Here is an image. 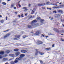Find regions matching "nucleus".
I'll list each match as a JSON object with an SVG mask.
<instances>
[{"label":"nucleus","instance_id":"nucleus-1","mask_svg":"<svg viewBox=\"0 0 64 64\" xmlns=\"http://www.w3.org/2000/svg\"><path fill=\"white\" fill-rule=\"evenodd\" d=\"M36 22H37V20H34L32 22H31V24L32 26L33 27V28H35V27H36L38 26L39 24H35L34 23H36Z\"/></svg>","mask_w":64,"mask_h":64},{"label":"nucleus","instance_id":"nucleus-2","mask_svg":"<svg viewBox=\"0 0 64 64\" xmlns=\"http://www.w3.org/2000/svg\"><path fill=\"white\" fill-rule=\"evenodd\" d=\"M20 36H15V38L13 39V40H18L19 39H20Z\"/></svg>","mask_w":64,"mask_h":64},{"label":"nucleus","instance_id":"nucleus-3","mask_svg":"<svg viewBox=\"0 0 64 64\" xmlns=\"http://www.w3.org/2000/svg\"><path fill=\"white\" fill-rule=\"evenodd\" d=\"M39 34H40V31H38L36 32L34 34V35H35V36L39 35Z\"/></svg>","mask_w":64,"mask_h":64},{"label":"nucleus","instance_id":"nucleus-4","mask_svg":"<svg viewBox=\"0 0 64 64\" xmlns=\"http://www.w3.org/2000/svg\"><path fill=\"white\" fill-rule=\"evenodd\" d=\"M16 59L18 61H22V60L23 59L22 58H21V57H20L19 58H16Z\"/></svg>","mask_w":64,"mask_h":64},{"label":"nucleus","instance_id":"nucleus-5","mask_svg":"<svg viewBox=\"0 0 64 64\" xmlns=\"http://www.w3.org/2000/svg\"><path fill=\"white\" fill-rule=\"evenodd\" d=\"M36 44L38 45H40V44H43V42H36Z\"/></svg>","mask_w":64,"mask_h":64},{"label":"nucleus","instance_id":"nucleus-6","mask_svg":"<svg viewBox=\"0 0 64 64\" xmlns=\"http://www.w3.org/2000/svg\"><path fill=\"white\" fill-rule=\"evenodd\" d=\"M35 10H36L35 8H34L32 11L31 14H34V12H35Z\"/></svg>","mask_w":64,"mask_h":64},{"label":"nucleus","instance_id":"nucleus-7","mask_svg":"<svg viewBox=\"0 0 64 64\" xmlns=\"http://www.w3.org/2000/svg\"><path fill=\"white\" fill-rule=\"evenodd\" d=\"M21 52L22 53H25L27 52V51L26 50H21Z\"/></svg>","mask_w":64,"mask_h":64},{"label":"nucleus","instance_id":"nucleus-8","mask_svg":"<svg viewBox=\"0 0 64 64\" xmlns=\"http://www.w3.org/2000/svg\"><path fill=\"white\" fill-rule=\"evenodd\" d=\"M10 34H7L6 35L4 36V38H6V37H8L9 36H10Z\"/></svg>","mask_w":64,"mask_h":64},{"label":"nucleus","instance_id":"nucleus-9","mask_svg":"<svg viewBox=\"0 0 64 64\" xmlns=\"http://www.w3.org/2000/svg\"><path fill=\"white\" fill-rule=\"evenodd\" d=\"M22 9H24V11H25V12H26L27 11V10H28V9H27L26 8V7H24Z\"/></svg>","mask_w":64,"mask_h":64},{"label":"nucleus","instance_id":"nucleus-10","mask_svg":"<svg viewBox=\"0 0 64 64\" xmlns=\"http://www.w3.org/2000/svg\"><path fill=\"white\" fill-rule=\"evenodd\" d=\"M15 54L16 56H18V55H19V54H20V52H18L15 53Z\"/></svg>","mask_w":64,"mask_h":64},{"label":"nucleus","instance_id":"nucleus-11","mask_svg":"<svg viewBox=\"0 0 64 64\" xmlns=\"http://www.w3.org/2000/svg\"><path fill=\"white\" fill-rule=\"evenodd\" d=\"M7 60H8V58H4L3 59V61H6Z\"/></svg>","mask_w":64,"mask_h":64},{"label":"nucleus","instance_id":"nucleus-12","mask_svg":"<svg viewBox=\"0 0 64 64\" xmlns=\"http://www.w3.org/2000/svg\"><path fill=\"white\" fill-rule=\"evenodd\" d=\"M25 56V54H22L20 55V57L22 58L23 57H24Z\"/></svg>","mask_w":64,"mask_h":64},{"label":"nucleus","instance_id":"nucleus-13","mask_svg":"<svg viewBox=\"0 0 64 64\" xmlns=\"http://www.w3.org/2000/svg\"><path fill=\"white\" fill-rule=\"evenodd\" d=\"M58 12L59 13H60L62 14H63V11L60 10H58Z\"/></svg>","mask_w":64,"mask_h":64},{"label":"nucleus","instance_id":"nucleus-14","mask_svg":"<svg viewBox=\"0 0 64 64\" xmlns=\"http://www.w3.org/2000/svg\"><path fill=\"white\" fill-rule=\"evenodd\" d=\"M36 52L35 53V55H38V52H39V51H38V50L37 49L36 50Z\"/></svg>","mask_w":64,"mask_h":64},{"label":"nucleus","instance_id":"nucleus-15","mask_svg":"<svg viewBox=\"0 0 64 64\" xmlns=\"http://www.w3.org/2000/svg\"><path fill=\"white\" fill-rule=\"evenodd\" d=\"M4 54V51H2L0 52V55H3Z\"/></svg>","mask_w":64,"mask_h":64},{"label":"nucleus","instance_id":"nucleus-16","mask_svg":"<svg viewBox=\"0 0 64 64\" xmlns=\"http://www.w3.org/2000/svg\"><path fill=\"white\" fill-rule=\"evenodd\" d=\"M5 52L6 53H7V54H8V53H9V52H10V51L9 50H7Z\"/></svg>","mask_w":64,"mask_h":64},{"label":"nucleus","instance_id":"nucleus-17","mask_svg":"<svg viewBox=\"0 0 64 64\" xmlns=\"http://www.w3.org/2000/svg\"><path fill=\"white\" fill-rule=\"evenodd\" d=\"M54 30L56 32H58V29L54 28Z\"/></svg>","mask_w":64,"mask_h":64},{"label":"nucleus","instance_id":"nucleus-18","mask_svg":"<svg viewBox=\"0 0 64 64\" xmlns=\"http://www.w3.org/2000/svg\"><path fill=\"white\" fill-rule=\"evenodd\" d=\"M27 27L28 28H30V29H31V28H32V26L30 25H28V26Z\"/></svg>","mask_w":64,"mask_h":64},{"label":"nucleus","instance_id":"nucleus-19","mask_svg":"<svg viewBox=\"0 0 64 64\" xmlns=\"http://www.w3.org/2000/svg\"><path fill=\"white\" fill-rule=\"evenodd\" d=\"M9 56H10L11 57H14V54H9Z\"/></svg>","mask_w":64,"mask_h":64},{"label":"nucleus","instance_id":"nucleus-20","mask_svg":"<svg viewBox=\"0 0 64 64\" xmlns=\"http://www.w3.org/2000/svg\"><path fill=\"white\" fill-rule=\"evenodd\" d=\"M14 51L15 52H16L17 51H19V49L18 48H16L14 50Z\"/></svg>","mask_w":64,"mask_h":64},{"label":"nucleus","instance_id":"nucleus-21","mask_svg":"<svg viewBox=\"0 0 64 64\" xmlns=\"http://www.w3.org/2000/svg\"><path fill=\"white\" fill-rule=\"evenodd\" d=\"M18 62V60L16 59V60L14 61V63H17Z\"/></svg>","mask_w":64,"mask_h":64},{"label":"nucleus","instance_id":"nucleus-22","mask_svg":"<svg viewBox=\"0 0 64 64\" xmlns=\"http://www.w3.org/2000/svg\"><path fill=\"white\" fill-rule=\"evenodd\" d=\"M44 21V20L43 19H42L40 20V22L41 23H43V21Z\"/></svg>","mask_w":64,"mask_h":64},{"label":"nucleus","instance_id":"nucleus-23","mask_svg":"<svg viewBox=\"0 0 64 64\" xmlns=\"http://www.w3.org/2000/svg\"><path fill=\"white\" fill-rule=\"evenodd\" d=\"M2 4L4 5H6V3L4 2H2Z\"/></svg>","mask_w":64,"mask_h":64},{"label":"nucleus","instance_id":"nucleus-24","mask_svg":"<svg viewBox=\"0 0 64 64\" xmlns=\"http://www.w3.org/2000/svg\"><path fill=\"white\" fill-rule=\"evenodd\" d=\"M4 20H1L0 21V22H1L2 23H4Z\"/></svg>","mask_w":64,"mask_h":64},{"label":"nucleus","instance_id":"nucleus-25","mask_svg":"<svg viewBox=\"0 0 64 64\" xmlns=\"http://www.w3.org/2000/svg\"><path fill=\"white\" fill-rule=\"evenodd\" d=\"M44 5H46V4H45L44 3H42V6H44Z\"/></svg>","mask_w":64,"mask_h":64},{"label":"nucleus","instance_id":"nucleus-26","mask_svg":"<svg viewBox=\"0 0 64 64\" xmlns=\"http://www.w3.org/2000/svg\"><path fill=\"white\" fill-rule=\"evenodd\" d=\"M38 6H42V3H40L38 4Z\"/></svg>","mask_w":64,"mask_h":64},{"label":"nucleus","instance_id":"nucleus-27","mask_svg":"<svg viewBox=\"0 0 64 64\" xmlns=\"http://www.w3.org/2000/svg\"><path fill=\"white\" fill-rule=\"evenodd\" d=\"M40 61L41 64H43V62L42 61V60H40Z\"/></svg>","mask_w":64,"mask_h":64},{"label":"nucleus","instance_id":"nucleus-28","mask_svg":"<svg viewBox=\"0 0 64 64\" xmlns=\"http://www.w3.org/2000/svg\"><path fill=\"white\" fill-rule=\"evenodd\" d=\"M14 5L13 4H12L11 6V8H12V7H14Z\"/></svg>","mask_w":64,"mask_h":64},{"label":"nucleus","instance_id":"nucleus-29","mask_svg":"<svg viewBox=\"0 0 64 64\" xmlns=\"http://www.w3.org/2000/svg\"><path fill=\"white\" fill-rule=\"evenodd\" d=\"M36 19L37 20H40L41 19V18H40V17H38Z\"/></svg>","mask_w":64,"mask_h":64},{"label":"nucleus","instance_id":"nucleus-30","mask_svg":"<svg viewBox=\"0 0 64 64\" xmlns=\"http://www.w3.org/2000/svg\"><path fill=\"white\" fill-rule=\"evenodd\" d=\"M49 3H50V2H46V5H50V4H49Z\"/></svg>","mask_w":64,"mask_h":64},{"label":"nucleus","instance_id":"nucleus-31","mask_svg":"<svg viewBox=\"0 0 64 64\" xmlns=\"http://www.w3.org/2000/svg\"><path fill=\"white\" fill-rule=\"evenodd\" d=\"M51 48H46L45 49L46 50H50Z\"/></svg>","mask_w":64,"mask_h":64},{"label":"nucleus","instance_id":"nucleus-32","mask_svg":"<svg viewBox=\"0 0 64 64\" xmlns=\"http://www.w3.org/2000/svg\"><path fill=\"white\" fill-rule=\"evenodd\" d=\"M10 64H14V62H10Z\"/></svg>","mask_w":64,"mask_h":64},{"label":"nucleus","instance_id":"nucleus-33","mask_svg":"<svg viewBox=\"0 0 64 64\" xmlns=\"http://www.w3.org/2000/svg\"><path fill=\"white\" fill-rule=\"evenodd\" d=\"M40 54L41 55H44V53H43L42 52H41L40 53Z\"/></svg>","mask_w":64,"mask_h":64},{"label":"nucleus","instance_id":"nucleus-34","mask_svg":"<svg viewBox=\"0 0 64 64\" xmlns=\"http://www.w3.org/2000/svg\"><path fill=\"white\" fill-rule=\"evenodd\" d=\"M3 57L2 56H0V59H2V58Z\"/></svg>","mask_w":64,"mask_h":64},{"label":"nucleus","instance_id":"nucleus-35","mask_svg":"<svg viewBox=\"0 0 64 64\" xmlns=\"http://www.w3.org/2000/svg\"><path fill=\"white\" fill-rule=\"evenodd\" d=\"M48 35H52V34L51 33H48Z\"/></svg>","mask_w":64,"mask_h":64},{"label":"nucleus","instance_id":"nucleus-36","mask_svg":"<svg viewBox=\"0 0 64 64\" xmlns=\"http://www.w3.org/2000/svg\"><path fill=\"white\" fill-rule=\"evenodd\" d=\"M47 9H49L50 10H51V8H47Z\"/></svg>","mask_w":64,"mask_h":64},{"label":"nucleus","instance_id":"nucleus-37","mask_svg":"<svg viewBox=\"0 0 64 64\" xmlns=\"http://www.w3.org/2000/svg\"><path fill=\"white\" fill-rule=\"evenodd\" d=\"M53 13H56V10H54V11H53Z\"/></svg>","mask_w":64,"mask_h":64},{"label":"nucleus","instance_id":"nucleus-38","mask_svg":"<svg viewBox=\"0 0 64 64\" xmlns=\"http://www.w3.org/2000/svg\"><path fill=\"white\" fill-rule=\"evenodd\" d=\"M60 8V6H58V7L56 6V8H57L58 9H59Z\"/></svg>","mask_w":64,"mask_h":64},{"label":"nucleus","instance_id":"nucleus-39","mask_svg":"<svg viewBox=\"0 0 64 64\" xmlns=\"http://www.w3.org/2000/svg\"><path fill=\"white\" fill-rule=\"evenodd\" d=\"M52 8L54 9H55V8H56V6H54V7H53Z\"/></svg>","mask_w":64,"mask_h":64},{"label":"nucleus","instance_id":"nucleus-40","mask_svg":"<svg viewBox=\"0 0 64 64\" xmlns=\"http://www.w3.org/2000/svg\"><path fill=\"white\" fill-rule=\"evenodd\" d=\"M23 14H22L21 15V17H24V16H23Z\"/></svg>","mask_w":64,"mask_h":64},{"label":"nucleus","instance_id":"nucleus-41","mask_svg":"<svg viewBox=\"0 0 64 64\" xmlns=\"http://www.w3.org/2000/svg\"><path fill=\"white\" fill-rule=\"evenodd\" d=\"M58 16H59V17H60V16H61V14H58Z\"/></svg>","mask_w":64,"mask_h":64},{"label":"nucleus","instance_id":"nucleus-42","mask_svg":"<svg viewBox=\"0 0 64 64\" xmlns=\"http://www.w3.org/2000/svg\"><path fill=\"white\" fill-rule=\"evenodd\" d=\"M18 6H19V7H21V5H20V4H18Z\"/></svg>","mask_w":64,"mask_h":64},{"label":"nucleus","instance_id":"nucleus-43","mask_svg":"<svg viewBox=\"0 0 64 64\" xmlns=\"http://www.w3.org/2000/svg\"><path fill=\"white\" fill-rule=\"evenodd\" d=\"M42 8V9H45V8H43V7Z\"/></svg>","mask_w":64,"mask_h":64},{"label":"nucleus","instance_id":"nucleus-44","mask_svg":"<svg viewBox=\"0 0 64 64\" xmlns=\"http://www.w3.org/2000/svg\"><path fill=\"white\" fill-rule=\"evenodd\" d=\"M52 46V47H54V44H53Z\"/></svg>","mask_w":64,"mask_h":64},{"label":"nucleus","instance_id":"nucleus-45","mask_svg":"<svg viewBox=\"0 0 64 64\" xmlns=\"http://www.w3.org/2000/svg\"><path fill=\"white\" fill-rule=\"evenodd\" d=\"M42 35L43 36V37H45V36H44V35H43V34H42Z\"/></svg>","mask_w":64,"mask_h":64},{"label":"nucleus","instance_id":"nucleus-46","mask_svg":"<svg viewBox=\"0 0 64 64\" xmlns=\"http://www.w3.org/2000/svg\"><path fill=\"white\" fill-rule=\"evenodd\" d=\"M26 36H23V38H26Z\"/></svg>","mask_w":64,"mask_h":64},{"label":"nucleus","instance_id":"nucleus-47","mask_svg":"<svg viewBox=\"0 0 64 64\" xmlns=\"http://www.w3.org/2000/svg\"><path fill=\"white\" fill-rule=\"evenodd\" d=\"M21 2V0L19 2H18V4H19L20 2Z\"/></svg>","mask_w":64,"mask_h":64},{"label":"nucleus","instance_id":"nucleus-48","mask_svg":"<svg viewBox=\"0 0 64 64\" xmlns=\"http://www.w3.org/2000/svg\"><path fill=\"white\" fill-rule=\"evenodd\" d=\"M14 9L16 10V7H14Z\"/></svg>","mask_w":64,"mask_h":64},{"label":"nucleus","instance_id":"nucleus-49","mask_svg":"<svg viewBox=\"0 0 64 64\" xmlns=\"http://www.w3.org/2000/svg\"><path fill=\"white\" fill-rule=\"evenodd\" d=\"M53 18H50V20H53Z\"/></svg>","mask_w":64,"mask_h":64},{"label":"nucleus","instance_id":"nucleus-50","mask_svg":"<svg viewBox=\"0 0 64 64\" xmlns=\"http://www.w3.org/2000/svg\"><path fill=\"white\" fill-rule=\"evenodd\" d=\"M30 6H31V4H30L28 5V6L29 7H30Z\"/></svg>","mask_w":64,"mask_h":64},{"label":"nucleus","instance_id":"nucleus-51","mask_svg":"<svg viewBox=\"0 0 64 64\" xmlns=\"http://www.w3.org/2000/svg\"><path fill=\"white\" fill-rule=\"evenodd\" d=\"M51 5H54V6H56V4H51Z\"/></svg>","mask_w":64,"mask_h":64},{"label":"nucleus","instance_id":"nucleus-52","mask_svg":"<svg viewBox=\"0 0 64 64\" xmlns=\"http://www.w3.org/2000/svg\"><path fill=\"white\" fill-rule=\"evenodd\" d=\"M18 16L19 17V18H20V15H18Z\"/></svg>","mask_w":64,"mask_h":64},{"label":"nucleus","instance_id":"nucleus-53","mask_svg":"<svg viewBox=\"0 0 64 64\" xmlns=\"http://www.w3.org/2000/svg\"><path fill=\"white\" fill-rule=\"evenodd\" d=\"M9 31V30H7L6 31H4V32H6V31Z\"/></svg>","mask_w":64,"mask_h":64},{"label":"nucleus","instance_id":"nucleus-54","mask_svg":"<svg viewBox=\"0 0 64 64\" xmlns=\"http://www.w3.org/2000/svg\"><path fill=\"white\" fill-rule=\"evenodd\" d=\"M13 22L14 23V22H16V21H15L14 20L13 21Z\"/></svg>","mask_w":64,"mask_h":64},{"label":"nucleus","instance_id":"nucleus-55","mask_svg":"<svg viewBox=\"0 0 64 64\" xmlns=\"http://www.w3.org/2000/svg\"><path fill=\"white\" fill-rule=\"evenodd\" d=\"M12 60V59L11 58V59H10V60Z\"/></svg>","mask_w":64,"mask_h":64},{"label":"nucleus","instance_id":"nucleus-56","mask_svg":"<svg viewBox=\"0 0 64 64\" xmlns=\"http://www.w3.org/2000/svg\"><path fill=\"white\" fill-rule=\"evenodd\" d=\"M27 14H25V16H27Z\"/></svg>","mask_w":64,"mask_h":64},{"label":"nucleus","instance_id":"nucleus-57","mask_svg":"<svg viewBox=\"0 0 64 64\" xmlns=\"http://www.w3.org/2000/svg\"><path fill=\"white\" fill-rule=\"evenodd\" d=\"M15 14H17V13L16 12H15Z\"/></svg>","mask_w":64,"mask_h":64},{"label":"nucleus","instance_id":"nucleus-58","mask_svg":"<svg viewBox=\"0 0 64 64\" xmlns=\"http://www.w3.org/2000/svg\"><path fill=\"white\" fill-rule=\"evenodd\" d=\"M9 2L10 1H11V0H7Z\"/></svg>","mask_w":64,"mask_h":64},{"label":"nucleus","instance_id":"nucleus-59","mask_svg":"<svg viewBox=\"0 0 64 64\" xmlns=\"http://www.w3.org/2000/svg\"><path fill=\"white\" fill-rule=\"evenodd\" d=\"M46 38H47L48 37V36H46Z\"/></svg>","mask_w":64,"mask_h":64},{"label":"nucleus","instance_id":"nucleus-60","mask_svg":"<svg viewBox=\"0 0 64 64\" xmlns=\"http://www.w3.org/2000/svg\"><path fill=\"white\" fill-rule=\"evenodd\" d=\"M32 18V16H31L30 18Z\"/></svg>","mask_w":64,"mask_h":64},{"label":"nucleus","instance_id":"nucleus-61","mask_svg":"<svg viewBox=\"0 0 64 64\" xmlns=\"http://www.w3.org/2000/svg\"><path fill=\"white\" fill-rule=\"evenodd\" d=\"M62 4V2H61L59 3V4Z\"/></svg>","mask_w":64,"mask_h":64},{"label":"nucleus","instance_id":"nucleus-62","mask_svg":"<svg viewBox=\"0 0 64 64\" xmlns=\"http://www.w3.org/2000/svg\"><path fill=\"white\" fill-rule=\"evenodd\" d=\"M2 16H1V15H0V17H2Z\"/></svg>","mask_w":64,"mask_h":64},{"label":"nucleus","instance_id":"nucleus-63","mask_svg":"<svg viewBox=\"0 0 64 64\" xmlns=\"http://www.w3.org/2000/svg\"><path fill=\"white\" fill-rule=\"evenodd\" d=\"M62 25H63V27H64V24H62Z\"/></svg>","mask_w":64,"mask_h":64},{"label":"nucleus","instance_id":"nucleus-64","mask_svg":"<svg viewBox=\"0 0 64 64\" xmlns=\"http://www.w3.org/2000/svg\"><path fill=\"white\" fill-rule=\"evenodd\" d=\"M1 0H0V3H1Z\"/></svg>","mask_w":64,"mask_h":64}]
</instances>
